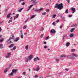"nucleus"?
Returning a JSON list of instances; mask_svg holds the SVG:
<instances>
[{
	"label": "nucleus",
	"mask_w": 78,
	"mask_h": 78,
	"mask_svg": "<svg viewBox=\"0 0 78 78\" xmlns=\"http://www.w3.org/2000/svg\"><path fill=\"white\" fill-rule=\"evenodd\" d=\"M32 58H33V55H31L28 57V58H26L25 59V62H28V60H31V59Z\"/></svg>",
	"instance_id": "nucleus-1"
},
{
	"label": "nucleus",
	"mask_w": 78,
	"mask_h": 78,
	"mask_svg": "<svg viewBox=\"0 0 78 78\" xmlns=\"http://www.w3.org/2000/svg\"><path fill=\"white\" fill-rule=\"evenodd\" d=\"M64 8V6L62 5V3H61L59 4L58 9L59 10H61L62 9Z\"/></svg>",
	"instance_id": "nucleus-2"
},
{
	"label": "nucleus",
	"mask_w": 78,
	"mask_h": 78,
	"mask_svg": "<svg viewBox=\"0 0 78 78\" xmlns=\"http://www.w3.org/2000/svg\"><path fill=\"white\" fill-rule=\"evenodd\" d=\"M43 9V8H41L39 9H36L34 10V11L35 12H37V11H38V12H40L41 11H42Z\"/></svg>",
	"instance_id": "nucleus-3"
},
{
	"label": "nucleus",
	"mask_w": 78,
	"mask_h": 78,
	"mask_svg": "<svg viewBox=\"0 0 78 78\" xmlns=\"http://www.w3.org/2000/svg\"><path fill=\"white\" fill-rule=\"evenodd\" d=\"M71 9L73 11L72 12V14H73V13H74V12L76 11V10H75V8H72Z\"/></svg>",
	"instance_id": "nucleus-4"
},
{
	"label": "nucleus",
	"mask_w": 78,
	"mask_h": 78,
	"mask_svg": "<svg viewBox=\"0 0 78 78\" xmlns=\"http://www.w3.org/2000/svg\"><path fill=\"white\" fill-rule=\"evenodd\" d=\"M61 57H66L68 58H70V56L69 55L66 56V55H61Z\"/></svg>",
	"instance_id": "nucleus-5"
},
{
	"label": "nucleus",
	"mask_w": 78,
	"mask_h": 78,
	"mask_svg": "<svg viewBox=\"0 0 78 78\" xmlns=\"http://www.w3.org/2000/svg\"><path fill=\"white\" fill-rule=\"evenodd\" d=\"M51 33L52 34H55L56 33V31L54 29H52L51 30Z\"/></svg>",
	"instance_id": "nucleus-6"
},
{
	"label": "nucleus",
	"mask_w": 78,
	"mask_h": 78,
	"mask_svg": "<svg viewBox=\"0 0 78 78\" xmlns=\"http://www.w3.org/2000/svg\"><path fill=\"white\" fill-rule=\"evenodd\" d=\"M33 5H30L29 6V8L27 10V11H29L30 9H31V8H32V7H33Z\"/></svg>",
	"instance_id": "nucleus-7"
},
{
	"label": "nucleus",
	"mask_w": 78,
	"mask_h": 78,
	"mask_svg": "<svg viewBox=\"0 0 78 78\" xmlns=\"http://www.w3.org/2000/svg\"><path fill=\"white\" fill-rule=\"evenodd\" d=\"M16 72H17V70L16 69H14L12 70V72L13 73H16Z\"/></svg>",
	"instance_id": "nucleus-8"
},
{
	"label": "nucleus",
	"mask_w": 78,
	"mask_h": 78,
	"mask_svg": "<svg viewBox=\"0 0 78 78\" xmlns=\"http://www.w3.org/2000/svg\"><path fill=\"white\" fill-rule=\"evenodd\" d=\"M72 55L73 56H75V57H76V58H78V55L74 53H72Z\"/></svg>",
	"instance_id": "nucleus-9"
},
{
	"label": "nucleus",
	"mask_w": 78,
	"mask_h": 78,
	"mask_svg": "<svg viewBox=\"0 0 78 78\" xmlns=\"http://www.w3.org/2000/svg\"><path fill=\"white\" fill-rule=\"evenodd\" d=\"M14 39V35L13 34H12V37H10L9 39Z\"/></svg>",
	"instance_id": "nucleus-10"
},
{
	"label": "nucleus",
	"mask_w": 78,
	"mask_h": 78,
	"mask_svg": "<svg viewBox=\"0 0 78 78\" xmlns=\"http://www.w3.org/2000/svg\"><path fill=\"white\" fill-rule=\"evenodd\" d=\"M11 13L8 14L6 17L7 18H10V17H11Z\"/></svg>",
	"instance_id": "nucleus-11"
},
{
	"label": "nucleus",
	"mask_w": 78,
	"mask_h": 78,
	"mask_svg": "<svg viewBox=\"0 0 78 78\" xmlns=\"http://www.w3.org/2000/svg\"><path fill=\"white\" fill-rule=\"evenodd\" d=\"M66 47H69L70 45V43L69 42H67L66 44Z\"/></svg>",
	"instance_id": "nucleus-12"
},
{
	"label": "nucleus",
	"mask_w": 78,
	"mask_h": 78,
	"mask_svg": "<svg viewBox=\"0 0 78 78\" xmlns=\"http://www.w3.org/2000/svg\"><path fill=\"white\" fill-rule=\"evenodd\" d=\"M55 8H59V4L58 5V4H57L55 5V6L54 7Z\"/></svg>",
	"instance_id": "nucleus-13"
},
{
	"label": "nucleus",
	"mask_w": 78,
	"mask_h": 78,
	"mask_svg": "<svg viewBox=\"0 0 78 78\" xmlns=\"http://www.w3.org/2000/svg\"><path fill=\"white\" fill-rule=\"evenodd\" d=\"M36 17V15H33L30 18V19H33L34 17Z\"/></svg>",
	"instance_id": "nucleus-14"
},
{
	"label": "nucleus",
	"mask_w": 78,
	"mask_h": 78,
	"mask_svg": "<svg viewBox=\"0 0 78 78\" xmlns=\"http://www.w3.org/2000/svg\"><path fill=\"white\" fill-rule=\"evenodd\" d=\"M23 9V8H22L18 10V12H21L22 11V10Z\"/></svg>",
	"instance_id": "nucleus-15"
},
{
	"label": "nucleus",
	"mask_w": 78,
	"mask_h": 78,
	"mask_svg": "<svg viewBox=\"0 0 78 78\" xmlns=\"http://www.w3.org/2000/svg\"><path fill=\"white\" fill-rule=\"evenodd\" d=\"M13 75H14V73L12 72L11 73H10L9 75L10 76H13Z\"/></svg>",
	"instance_id": "nucleus-16"
},
{
	"label": "nucleus",
	"mask_w": 78,
	"mask_h": 78,
	"mask_svg": "<svg viewBox=\"0 0 78 78\" xmlns=\"http://www.w3.org/2000/svg\"><path fill=\"white\" fill-rule=\"evenodd\" d=\"M14 44H12L11 45L9 46V47L11 48V47H14Z\"/></svg>",
	"instance_id": "nucleus-17"
},
{
	"label": "nucleus",
	"mask_w": 78,
	"mask_h": 78,
	"mask_svg": "<svg viewBox=\"0 0 78 78\" xmlns=\"http://www.w3.org/2000/svg\"><path fill=\"white\" fill-rule=\"evenodd\" d=\"M74 35L73 34H71L69 36L70 37H72Z\"/></svg>",
	"instance_id": "nucleus-18"
},
{
	"label": "nucleus",
	"mask_w": 78,
	"mask_h": 78,
	"mask_svg": "<svg viewBox=\"0 0 78 78\" xmlns=\"http://www.w3.org/2000/svg\"><path fill=\"white\" fill-rule=\"evenodd\" d=\"M74 30H75V28H72L70 30V32H73V31Z\"/></svg>",
	"instance_id": "nucleus-19"
},
{
	"label": "nucleus",
	"mask_w": 78,
	"mask_h": 78,
	"mask_svg": "<svg viewBox=\"0 0 78 78\" xmlns=\"http://www.w3.org/2000/svg\"><path fill=\"white\" fill-rule=\"evenodd\" d=\"M78 26V25L77 24H73L72 25V27H77Z\"/></svg>",
	"instance_id": "nucleus-20"
},
{
	"label": "nucleus",
	"mask_w": 78,
	"mask_h": 78,
	"mask_svg": "<svg viewBox=\"0 0 78 78\" xmlns=\"http://www.w3.org/2000/svg\"><path fill=\"white\" fill-rule=\"evenodd\" d=\"M7 42H8V43H9V44H10V43L11 42V39H9L8 40Z\"/></svg>",
	"instance_id": "nucleus-21"
},
{
	"label": "nucleus",
	"mask_w": 78,
	"mask_h": 78,
	"mask_svg": "<svg viewBox=\"0 0 78 78\" xmlns=\"http://www.w3.org/2000/svg\"><path fill=\"white\" fill-rule=\"evenodd\" d=\"M40 68H39V67H37V69H36V71H38V70H39Z\"/></svg>",
	"instance_id": "nucleus-22"
},
{
	"label": "nucleus",
	"mask_w": 78,
	"mask_h": 78,
	"mask_svg": "<svg viewBox=\"0 0 78 78\" xmlns=\"http://www.w3.org/2000/svg\"><path fill=\"white\" fill-rule=\"evenodd\" d=\"M12 22V20H10L9 21L8 23H11V22Z\"/></svg>",
	"instance_id": "nucleus-23"
},
{
	"label": "nucleus",
	"mask_w": 78,
	"mask_h": 78,
	"mask_svg": "<svg viewBox=\"0 0 78 78\" xmlns=\"http://www.w3.org/2000/svg\"><path fill=\"white\" fill-rule=\"evenodd\" d=\"M3 47V44H1L0 46V48H2Z\"/></svg>",
	"instance_id": "nucleus-24"
},
{
	"label": "nucleus",
	"mask_w": 78,
	"mask_h": 78,
	"mask_svg": "<svg viewBox=\"0 0 78 78\" xmlns=\"http://www.w3.org/2000/svg\"><path fill=\"white\" fill-rule=\"evenodd\" d=\"M27 25H25L23 27V29H26V28H27Z\"/></svg>",
	"instance_id": "nucleus-25"
},
{
	"label": "nucleus",
	"mask_w": 78,
	"mask_h": 78,
	"mask_svg": "<svg viewBox=\"0 0 78 78\" xmlns=\"http://www.w3.org/2000/svg\"><path fill=\"white\" fill-rule=\"evenodd\" d=\"M8 72V69H6L4 71L5 73H6Z\"/></svg>",
	"instance_id": "nucleus-26"
},
{
	"label": "nucleus",
	"mask_w": 78,
	"mask_h": 78,
	"mask_svg": "<svg viewBox=\"0 0 78 78\" xmlns=\"http://www.w3.org/2000/svg\"><path fill=\"white\" fill-rule=\"evenodd\" d=\"M55 17H56V14L54 15L53 16H52V19H53L54 18H55Z\"/></svg>",
	"instance_id": "nucleus-27"
},
{
	"label": "nucleus",
	"mask_w": 78,
	"mask_h": 78,
	"mask_svg": "<svg viewBox=\"0 0 78 78\" xmlns=\"http://www.w3.org/2000/svg\"><path fill=\"white\" fill-rule=\"evenodd\" d=\"M68 11H69V10L68 9H67L66 10V11H65L66 14H67V13H68Z\"/></svg>",
	"instance_id": "nucleus-28"
},
{
	"label": "nucleus",
	"mask_w": 78,
	"mask_h": 78,
	"mask_svg": "<svg viewBox=\"0 0 78 78\" xmlns=\"http://www.w3.org/2000/svg\"><path fill=\"white\" fill-rule=\"evenodd\" d=\"M25 48H26V50H28V45L26 46L25 47Z\"/></svg>",
	"instance_id": "nucleus-29"
},
{
	"label": "nucleus",
	"mask_w": 78,
	"mask_h": 78,
	"mask_svg": "<svg viewBox=\"0 0 78 78\" xmlns=\"http://www.w3.org/2000/svg\"><path fill=\"white\" fill-rule=\"evenodd\" d=\"M40 31H43V30H44V28L41 27V28H40Z\"/></svg>",
	"instance_id": "nucleus-30"
},
{
	"label": "nucleus",
	"mask_w": 78,
	"mask_h": 78,
	"mask_svg": "<svg viewBox=\"0 0 78 78\" xmlns=\"http://www.w3.org/2000/svg\"><path fill=\"white\" fill-rule=\"evenodd\" d=\"M44 34H42L41 35V36H40V37L41 38H42V37H43V36H44Z\"/></svg>",
	"instance_id": "nucleus-31"
},
{
	"label": "nucleus",
	"mask_w": 78,
	"mask_h": 78,
	"mask_svg": "<svg viewBox=\"0 0 78 78\" xmlns=\"http://www.w3.org/2000/svg\"><path fill=\"white\" fill-rule=\"evenodd\" d=\"M15 17H16V18H18V17H19V14H16L15 16Z\"/></svg>",
	"instance_id": "nucleus-32"
},
{
	"label": "nucleus",
	"mask_w": 78,
	"mask_h": 78,
	"mask_svg": "<svg viewBox=\"0 0 78 78\" xmlns=\"http://www.w3.org/2000/svg\"><path fill=\"white\" fill-rule=\"evenodd\" d=\"M34 77L36 78H37L38 77V76H37V75H36L34 76Z\"/></svg>",
	"instance_id": "nucleus-33"
},
{
	"label": "nucleus",
	"mask_w": 78,
	"mask_h": 78,
	"mask_svg": "<svg viewBox=\"0 0 78 78\" xmlns=\"http://www.w3.org/2000/svg\"><path fill=\"white\" fill-rule=\"evenodd\" d=\"M42 15H45V14H46V12H44L42 13Z\"/></svg>",
	"instance_id": "nucleus-34"
},
{
	"label": "nucleus",
	"mask_w": 78,
	"mask_h": 78,
	"mask_svg": "<svg viewBox=\"0 0 78 78\" xmlns=\"http://www.w3.org/2000/svg\"><path fill=\"white\" fill-rule=\"evenodd\" d=\"M20 36L22 38V39L23 38V34H21Z\"/></svg>",
	"instance_id": "nucleus-35"
},
{
	"label": "nucleus",
	"mask_w": 78,
	"mask_h": 78,
	"mask_svg": "<svg viewBox=\"0 0 78 78\" xmlns=\"http://www.w3.org/2000/svg\"><path fill=\"white\" fill-rule=\"evenodd\" d=\"M49 11H50V10H49V9H46V12H49Z\"/></svg>",
	"instance_id": "nucleus-36"
},
{
	"label": "nucleus",
	"mask_w": 78,
	"mask_h": 78,
	"mask_svg": "<svg viewBox=\"0 0 78 78\" xmlns=\"http://www.w3.org/2000/svg\"><path fill=\"white\" fill-rule=\"evenodd\" d=\"M16 48V46H15L13 48V50H14Z\"/></svg>",
	"instance_id": "nucleus-37"
},
{
	"label": "nucleus",
	"mask_w": 78,
	"mask_h": 78,
	"mask_svg": "<svg viewBox=\"0 0 78 78\" xmlns=\"http://www.w3.org/2000/svg\"><path fill=\"white\" fill-rule=\"evenodd\" d=\"M33 2H34V5H36V4H37V2H35V1H34H34H33Z\"/></svg>",
	"instance_id": "nucleus-38"
},
{
	"label": "nucleus",
	"mask_w": 78,
	"mask_h": 78,
	"mask_svg": "<svg viewBox=\"0 0 78 78\" xmlns=\"http://www.w3.org/2000/svg\"><path fill=\"white\" fill-rule=\"evenodd\" d=\"M49 39V37L48 36L46 37V38L45 39Z\"/></svg>",
	"instance_id": "nucleus-39"
},
{
	"label": "nucleus",
	"mask_w": 78,
	"mask_h": 78,
	"mask_svg": "<svg viewBox=\"0 0 78 78\" xmlns=\"http://www.w3.org/2000/svg\"><path fill=\"white\" fill-rule=\"evenodd\" d=\"M69 17H72V15H69Z\"/></svg>",
	"instance_id": "nucleus-40"
},
{
	"label": "nucleus",
	"mask_w": 78,
	"mask_h": 78,
	"mask_svg": "<svg viewBox=\"0 0 78 78\" xmlns=\"http://www.w3.org/2000/svg\"><path fill=\"white\" fill-rule=\"evenodd\" d=\"M52 25H53L55 26V25H56V23H55V22H54L52 23Z\"/></svg>",
	"instance_id": "nucleus-41"
},
{
	"label": "nucleus",
	"mask_w": 78,
	"mask_h": 78,
	"mask_svg": "<svg viewBox=\"0 0 78 78\" xmlns=\"http://www.w3.org/2000/svg\"><path fill=\"white\" fill-rule=\"evenodd\" d=\"M18 40L19 39L15 40L14 41V42H17V41H18Z\"/></svg>",
	"instance_id": "nucleus-42"
},
{
	"label": "nucleus",
	"mask_w": 78,
	"mask_h": 78,
	"mask_svg": "<svg viewBox=\"0 0 78 78\" xmlns=\"http://www.w3.org/2000/svg\"><path fill=\"white\" fill-rule=\"evenodd\" d=\"M37 58H34V61H37Z\"/></svg>",
	"instance_id": "nucleus-43"
},
{
	"label": "nucleus",
	"mask_w": 78,
	"mask_h": 78,
	"mask_svg": "<svg viewBox=\"0 0 78 78\" xmlns=\"http://www.w3.org/2000/svg\"><path fill=\"white\" fill-rule=\"evenodd\" d=\"M67 2L68 3H70V0H66Z\"/></svg>",
	"instance_id": "nucleus-44"
},
{
	"label": "nucleus",
	"mask_w": 78,
	"mask_h": 78,
	"mask_svg": "<svg viewBox=\"0 0 78 78\" xmlns=\"http://www.w3.org/2000/svg\"><path fill=\"white\" fill-rule=\"evenodd\" d=\"M62 28V25H60V28L61 29V28Z\"/></svg>",
	"instance_id": "nucleus-45"
},
{
	"label": "nucleus",
	"mask_w": 78,
	"mask_h": 78,
	"mask_svg": "<svg viewBox=\"0 0 78 78\" xmlns=\"http://www.w3.org/2000/svg\"><path fill=\"white\" fill-rule=\"evenodd\" d=\"M3 39L0 40V42H3Z\"/></svg>",
	"instance_id": "nucleus-46"
},
{
	"label": "nucleus",
	"mask_w": 78,
	"mask_h": 78,
	"mask_svg": "<svg viewBox=\"0 0 78 78\" xmlns=\"http://www.w3.org/2000/svg\"><path fill=\"white\" fill-rule=\"evenodd\" d=\"M44 48H47V46L46 45H45L44 47Z\"/></svg>",
	"instance_id": "nucleus-47"
},
{
	"label": "nucleus",
	"mask_w": 78,
	"mask_h": 78,
	"mask_svg": "<svg viewBox=\"0 0 78 78\" xmlns=\"http://www.w3.org/2000/svg\"><path fill=\"white\" fill-rule=\"evenodd\" d=\"M37 60H39L40 58H39L38 57H37Z\"/></svg>",
	"instance_id": "nucleus-48"
},
{
	"label": "nucleus",
	"mask_w": 78,
	"mask_h": 78,
	"mask_svg": "<svg viewBox=\"0 0 78 78\" xmlns=\"http://www.w3.org/2000/svg\"><path fill=\"white\" fill-rule=\"evenodd\" d=\"M59 22V20H57L56 22V23H58Z\"/></svg>",
	"instance_id": "nucleus-49"
},
{
	"label": "nucleus",
	"mask_w": 78,
	"mask_h": 78,
	"mask_svg": "<svg viewBox=\"0 0 78 78\" xmlns=\"http://www.w3.org/2000/svg\"><path fill=\"white\" fill-rule=\"evenodd\" d=\"M71 58H72V59H75V57L73 56H72L71 57Z\"/></svg>",
	"instance_id": "nucleus-50"
},
{
	"label": "nucleus",
	"mask_w": 78,
	"mask_h": 78,
	"mask_svg": "<svg viewBox=\"0 0 78 78\" xmlns=\"http://www.w3.org/2000/svg\"><path fill=\"white\" fill-rule=\"evenodd\" d=\"M75 50L74 49H72L71 50V51H75Z\"/></svg>",
	"instance_id": "nucleus-51"
},
{
	"label": "nucleus",
	"mask_w": 78,
	"mask_h": 78,
	"mask_svg": "<svg viewBox=\"0 0 78 78\" xmlns=\"http://www.w3.org/2000/svg\"><path fill=\"white\" fill-rule=\"evenodd\" d=\"M36 0H31V2H35Z\"/></svg>",
	"instance_id": "nucleus-52"
},
{
	"label": "nucleus",
	"mask_w": 78,
	"mask_h": 78,
	"mask_svg": "<svg viewBox=\"0 0 78 78\" xmlns=\"http://www.w3.org/2000/svg\"><path fill=\"white\" fill-rule=\"evenodd\" d=\"M59 61V59H56V61H57V62H58Z\"/></svg>",
	"instance_id": "nucleus-53"
},
{
	"label": "nucleus",
	"mask_w": 78,
	"mask_h": 78,
	"mask_svg": "<svg viewBox=\"0 0 78 78\" xmlns=\"http://www.w3.org/2000/svg\"><path fill=\"white\" fill-rule=\"evenodd\" d=\"M2 30V28H1V27H0V32H1Z\"/></svg>",
	"instance_id": "nucleus-54"
},
{
	"label": "nucleus",
	"mask_w": 78,
	"mask_h": 78,
	"mask_svg": "<svg viewBox=\"0 0 78 78\" xmlns=\"http://www.w3.org/2000/svg\"><path fill=\"white\" fill-rule=\"evenodd\" d=\"M22 5H25V2H23L22 3Z\"/></svg>",
	"instance_id": "nucleus-55"
},
{
	"label": "nucleus",
	"mask_w": 78,
	"mask_h": 78,
	"mask_svg": "<svg viewBox=\"0 0 78 78\" xmlns=\"http://www.w3.org/2000/svg\"><path fill=\"white\" fill-rule=\"evenodd\" d=\"M6 58H9V55H7L6 56Z\"/></svg>",
	"instance_id": "nucleus-56"
},
{
	"label": "nucleus",
	"mask_w": 78,
	"mask_h": 78,
	"mask_svg": "<svg viewBox=\"0 0 78 78\" xmlns=\"http://www.w3.org/2000/svg\"><path fill=\"white\" fill-rule=\"evenodd\" d=\"M47 44V42L46 41H44V44Z\"/></svg>",
	"instance_id": "nucleus-57"
},
{
	"label": "nucleus",
	"mask_w": 78,
	"mask_h": 78,
	"mask_svg": "<svg viewBox=\"0 0 78 78\" xmlns=\"http://www.w3.org/2000/svg\"><path fill=\"white\" fill-rule=\"evenodd\" d=\"M25 73H26L25 72H23V75H25Z\"/></svg>",
	"instance_id": "nucleus-58"
},
{
	"label": "nucleus",
	"mask_w": 78,
	"mask_h": 78,
	"mask_svg": "<svg viewBox=\"0 0 78 78\" xmlns=\"http://www.w3.org/2000/svg\"><path fill=\"white\" fill-rule=\"evenodd\" d=\"M66 70V71H69V69H65Z\"/></svg>",
	"instance_id": "nucleus-59"
},
{
	"label": "nucleus",
	"mask_w": 78,
	"mask_h": 78,
	"mask_svg": "<svg viewBox=\"0 0 78 78\" xmlns=\"http://www.w3.org/2000/svg\"><path fill=\"white\" fill-rule=\"evenodd\" d=\"M23 1H24V0H20V2H23Z\"/></svg>",
	"instance_id": "nucleus-60"
},
{
	"label": "nucleus",
	"mask_w": 78,
	"mask_h": 78,
	"mask_svg": "<svg viewBox=\"0 0 78 78\" xmlns=\"http://www.w3.org/2000/svg\"><path fill=\"white\" fill-rule=\"evenodd\" d=\"M24 35H26V34H27V33H24Z\"/></svg>",
	"instance_id": "nucleus-61"
},
{
	"label": "nucleus",
	"mask_w": 78,
	"mask_h": 78,
	"mask_svg": "<svg viewBox=\"0 0 78 78\" xmlns=\"http://www.w3.org/2000/svg\"><path fill=\"white\" fill-rule=\"evenodd\" d=\"M2 37V35H0V39H1Z\"/></svg>",
	"instance_id": "nucleus-62"
},
{
	"label": "nucleus",
	"mask_w": 78,
	"mask_h": 78,
	"mask_svg": "<svg viewBox=\"0 0 78 78\" xmlns=\"http://www.w3.org/2000/svg\"><path fill=\"white\" fill-rule=\"evenodd\" d=\"M65 38H66V37H65V36H64L63 37V39H65Z\"/></svg>",
	"instance_id": "nucleus-63"
},
{
	"label": "nucleus",
	"mask_w": 78,
	"mask_h": 78,
	"mask_svg": "<svg viewBox=\"0 0 78 78\" xmlns=\"http://www.w3.org/2000/svg\"><path fill=\"white\" fill-rule=\"evenodd\" d=\"M27 22V20H26L24 21V23H26Z\"/></svg>",
	"instance_id": "nucleus-64"
}]
</instances>
